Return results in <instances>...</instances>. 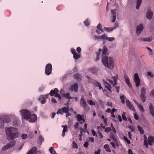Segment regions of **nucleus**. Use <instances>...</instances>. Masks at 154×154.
I'll use <instances>...</instances> for the list:
<instances>
[{
  "instance_id": "30",
  "label": "nucleus",
  "mask_w": 154,
  "mask_h": 154,
  "mask_svg": "<svg viewBox=\"0 0 154 154\" xmlns=\"http://www.w3.org/2000/svg\"><path fill=\"white\" fill-rule=\"evenodd\" d=\"M137 128L140 131V133L142 134H143L144 133V131L143 128L140 125H138L137 126Z\"/></svg>"
},
{
  "instance_id": "29",
  "label": "nucleus",
  "mask_w": 154,
  "mask_h": 154,
  "mask_svg": "<svg viewBox=\"0 0 154 154\" xmlns=\"http://www.w3.org/2000/svg\"><path fill=\"white\" fill-rule=\"evenodd\" d=\"M63 113H67L69 112V109L68 107H64L61 108Z\"/></svg>"
},
{
  "instance_id": "58",
  "label": "nucleus",
  "mask_w": 154,
  "mask_h": 154,
  "mask_svg": "<svg viewBox=\"0 0 154 154\" xmlns=\"http://www.w3.org/2000/svg\"><path fill=\"white\" fill-rule=\"evenodd\" d=\"M54 96L56 97H58L60 100L61 99V97L60 96V95L56 93V94Z\"/></svg>"
},
{
  "instance_id": "47",
  "label": "nucleus",
  "mask_w": 154,
  "mask_h": 154,
  "mask_svg": "<svg viewBox=\"0 0 154 154\" xmlns=\"http://www.w3.org/2000/svg\"><path fill=\"white\" fill-rule=\"evenodd\" d=\"M144 145L146 147V148H148V144L147 142V139H145L144 140Z\"/></svg>"
},
{
  "instance_id": "43",
  "label": "nucleus",
  "mask_w": 154,
  "mask_h": 154,
  "mask_svg": "<svg viewBox=\"0 0 154 154\" xmlns=\"http://www.w3.org/2000/svg\"><path fill=\"white\" fill-rule=\"evenodd\" d=\"M122 117L123 120L125 121L127 120V118L125 116V113L123 112L122 114Z\"/></svg>"
},
{
  "instance_id": "37",
  "label": "nucleus",
  "mask_w": 154,
  "mask_h": 154,
  "mask_svg": "<svg viewBox=\"0 0 154 154\" xmlns=\"http://www.w3.org/2000/svg\"><path fill=\"white\" fill-rule=\"evenodd\" d=\"M4 122L2 118L0 117V128H2L4 127Z\"/></svg>"
},
{
  "instance_id": "18",
  "label": "nucleus",
  "mask_w": 154,
  "mask_h": 154,
  "mask_svg": "<svg viewBox=\"0 0 154 154\" xmlns=\"http://www.w3.org/2000/svg\"><path fill=\"white\" fill-rule=\"evenodd\" d=\"M102 51V50L100 48L99 49L98 51L96 52V57L95 59V60L97 61L100 60V55Z\"/></svg>"
},
{
  "instance_id": "57",
  "label": "nucleus",
  "mask_w": 154,
  "mask_h": 154,
  "mask_svg": "<svg viewBox=\"0 0 154 154\" xmlns=\"http://www.w3.org/2000/svg\"><path fill=\"white\" fill-rule=\"evenodd\" d=\"M89 145V143L88 142H86L83 144V146L85 148H87Z\"/></svg>"
},
{
  "instance_id": "32",
  "label": "nucleus",
  "mask_w": 154,
  "mask_h": 154,
  "mask_svg": "<svg viewBox=\"0 0 154 154\" xmlns=\"http://www.w3.org/2000/svg\"><path fill=\"white\" fill-rule=\"evenodd\" d=\"M49 150L51 154H57L55 150L54 149L53 147H50Z\"/></svg>"
},
{
  "instance_id": "45",
  "label": "nucleus",
  "mask_w": 154,
  "mask_h": 154,
  "mask_svg": "<svg viewBox=\"0 0 154 154\" xmlns=\"http://www.w3.org/2000/svg\"><path fill=\"white\" fill-rule=\"evenodd\" d=\"M63 96L68 99H70L72 98V97L69 96V93L66 94H64Z\"/></svg>"
},
{
  "instance_id": "25",
  "label": "nucleus",
  "mask_w": 154,
  "mask_h": 154,
  "mask_svg": "<svg viewBox=\"0 0 154 154\" xmlns=\"http://www.w3.org/2000/svg\"><path fill=\"white\" fill-rule=\"evenodd\" d=\"M102 55L103 57L105 56H106V54L108 51V49L105 47H104L102 50Z\"/></svg>"
},
{
  "instance_id": "39",
  "label": "nucleus",
  "mask_w": 154,
  "mask_h": 154,
  "mask_svg": "<svg viewBox=\"0 0 154 154\" xmlns=\"http://www.w3.org/2000/svg\"><path fill=\"white\" fill-rule=\"evenodd\" d=\"M102 26L101 24L99 23L97 26V29H98L101 32H103L104 30L103 29H102Z\"/></svg>"
},
{
  "instance_id": "33",
  "label": "nucleus",
  "mask_w": 154,
  "mask_h": 154,
  "mask_svg": "<svg viewBox=\"0 0 154 154\" xmlns=\"http://www.w3.org/2000/svg\"><path fill=\"white\" fill-rule=\"evenodd\" d=\"M105 39H106L107 40L110 41L112 42L115 39V38L113 37H108L106 35V37H105Z\"/></svg>"
},
{
  "instance_id": "62",
  "label": "nucleus",
  "mask_w": 154,
  "mask_h": 154,
  "mask_svg": "<svg viewBox=\"0 0 154 154\" xmlns=\"http://www.w3.org/2000/svg\"><path fill=\"white\" fill-rule=\"evenodd\" d=\"M71 52L73 55L76 53L75 50L73 48L71 49Z\"/></svg>"
},
{
  "instance_id": "7",
  "label": "nucleus",
  "mask_w": 154,
  "mask_h": 154,
  "mask_svg": "<svg viewBox=\"0 0 154 154\" xmlns=\"http://www.w3.org/2000/svg\"><path fill=\"white\" fill-rule=\"evenodd\" d=\"M15 141L13 140L8 143L6 145L3 147L2 149L3 151H4L6 149L11 148L15 145Z\"/></svg>"
},
{
  "instance_id": "36",
  "label": "nucleus",
  "mask_w": 154,
  "mask_h": 154,
  "mask_svg": "<svg viewBox=\"0 0 154 154\" xmlns=\"http://www.w3.org/2000/svg\"><path fill=\"white\" fill-rule=\"evenodd\" d=\"M135 83L136 84V86L137 87H138L140 84V80H137L134 81Z\"/></svg>"
},
{
  "instance_id": "22",
  "label": "nucleus",
  "mask_w": 154,
  "mask_h": 154,
  "mask_svg": "<svg viewBox=\"0 0 154 154\" xmlns=\"http://www.w3.org/2000/svg\"><path fill=\"white\" fill-rule=\"evenodd\" d=\"M139 40L141 41L150 42L152 41V38L150 37L147 38H141L139 39Z\"/></svg>"
},
{
  "instance_id": "19",
  "label": "nucleus",
  "mask_w": 154,
  "mask_h": 154,
  "mask_svg": "<svg viewBox=\"0 0 154 154\" xmlns=\"http://www.w3.org/2000/svg\"><path fill=\"white\" fill-rule=\"evenodd\" d=\"M135 102L137 106V107L140 110V112H144V109L143 108V106L140 103L137 102L136 101H135Z\"/></svg>"
},
{
  "instance_id": "26",
  "label": "nucleus",
  "mask_w": 154,
  "mask_h": 154,
  "mask_svg": "<svg viewBox=\"0 0 154 154\" xmlns=\"http://www.w3.org/2000/svg\"><path fill=\"white\" fill-rule=\"evenodd\" d=\"M90 71L93 73H96L97 71V69L95 67L90 68L89 69Z\"/></svg>"
},
{
  "instance_id": "64",
  "label": "nucleus",
  "mask_w": 154,
  "mask_h": 154,
  "mask_svg": "<svg viewBox=\"0 0 154 154\" xmlns=\"http://www.w3.org/2000/svg\"><path fill=\"white\" fill-rule=\"evenodd\" d=\"M88 139L92 143L94 141V139L93 137H89Z\"/></svg>"
},
{
  "instance_id": "35",
  "label": "nucleus",
  "mask_w": 154,
  "mask_h": 154,
  "mask_svg": "<svg viewBox=\"0 0 154 154\" xmlns=\"http://www.w3.org/2000/svg\"><path fill=\"white\" fill-rule=\"evenodd\" d=\"M3 119H4V121L7 123L9 122L10 121V119L9 117L7 116H5L3 117Z\"/></svg>"
},
{
  "instance_id": "2",
  "label": "nucleus",
  "mask_w": 154,
  "mask_h": 154,
  "mask_svg": "<svg viewBox=\"0 0 154 154\" xmlns=\"http://www.w3.org/2000/svg\"><path fill=\"white\" fill-rule=\"evenodd\" d=\"M102 62L105 67L111 69H113L114 63L112 57L109 58L107 56H105L102 57Z\"/></svg>"
},
{
  "instance_id": "3",
  "label": "nucleus",
  "mask_w": 154,
  "mask_h": 154,
  "mask_svg": "<svg viewBox=\"0 0 154 154\" xmlns=\"http://www.w3.org/2000/svg\"><path fill=\"white\" fill-rule=\"evenodd\" d=\"M118 75H116V76H113L112 78V79L114 80V83L112 81L109 79H106V81H108L109 83L107 81H103L105 86L110 92H112L111 88L117 84L116 81L118 79Z\"/></svg>"
},
{
  "instance_id": "56",
  "label": "nucleus",
  "mask_w": 154,
  "mask_h": 154,
  "mask_svg": "<svg viewBox=\"0 0 154 154\" xmlns=\"http://www.w3.org/2000/svg\"><path fill=\"white\" fill-rule=\"evenodd\" d=\"M112 23H113L115 22L116 21V16L113 15L112 16Z\"/></svg>"
},
{
  "instance_id": "63",
  "label": "nucleus",
  "mask_w": 154,
  "mask_h": 154,
  "mask_svg": "<svg viewBox=\"0 0 154 154\" xmlns=\"http://www.w3.org/2000/svg\"><path fill=\"white\" fill-rule=\"evenodd\" d=\"M100 149H98L97 151H95L94 152V154H100Z\"/></svg>"
},
{
  "instance_id": "42",
  "label": "nucleus",
  "mask_w": 154,
  "mask_h": 154,
  "mask_svg": "<svg viewBox=\"0 0 154 154\" xmlns=\"http://www.w3.org/2000/svg\"><path fill=\"white\" fill-rule=\"evenodd\" d=\"M82 107L84 109L85 111H88L90 109V107L87 104L86 106H83Z\"/></svg>"
},
{
  "instance_id": "20",
  "label": "nucleus",
  "mask_w": 154,
  "mask_h": 154,
  "mask_svg": "<svg viewBox=\"0 0 154 154\" xmlns=\"http://www.w3.org/2000/svg\"><path fill=\"white\" fill-rule=\"evenodd\" d=\"M36 150V148L35 147H33L26 154H34Z\"/></svg>"
},
{
  "instance_id": "12",
  "label": "nucleus",
  "mask_w": 154,
  "mask_h": 154,
  "mask_svg": "<svg viewBox=\"0 0 154 154\" xmlns=\"http://www.w3.org/2000/svg\"><path fill=\"white\" fill-rule=\"evenodd\" d=\"M78 84L77 83H75L73 85H72L70 89V90L71 91H74L76 92L78 91Z\"/></svg>"
},
{
  "instance_id": "34",
  "label": "nucleus",
  "mask_w": 154,
  "mask_h": 154,
  "mask_svg": "<svg viewBox=\"0 0 154 154\" xmlns=\"http://www.w3.org/2000/svg\"><path fill=\"white\" fill-rule=\"evenodd\" d=\"M48 97V95L46 94L45 95H42L40 96V97L38 98V100H39L41 99H45L46 100V98H47Z\"/></svg>"
},
{
  "instance_id": "5",
  "label": "nucleus",
  "mask_w": 154,
  "mask_h": 154,
  "mask_svg": "<svg viewBox=\"0 0 154 154\" xmlns=\"http://www.w3.org/2000/svg\"><path fill=\"white\" fill-rule=\"evenodd\" d=\"M146 88L144 87L142 88L141 90V94L140 96V98L141 100L143 103H144L146 101V96L145 94L146 92Z\"/></svg>"
},
{
  "instance_id": "54",
  "label": "nucleus",
  "mask_w": 154,
  "mask_h": 154,
  "mask_svg": "<svg viewBox=\"0 0 154 154\" xmlns=\"http://www.w3.org/2000/svg\"><path fill=\"white\" fill-rule=\"evenodd\" d=\"M39 141L40 143H41L44 140L42 136H39L38 137Z\"/></svg>"
},
{
  "instance_id": "40",
  "label": "nucleus",
  "mask_w": 154,
  "mask_h": 154,
  "mask_svg": "<svg viewBox=\"0 0 154 154\" xmlns=\"http://www.w3.org/2000/svg\"><path fill=\"white\" fill-rule=\"evenodd\" d=\"M120 99L121 100V101L122 103H125V96L124 95H122L120 96Z\"/></svg>"
},
{
  "instance_id": "50",
  "label": "nucleus",
  "mask_w": 154,
  "mask_h": 154,
  "mask_svg": "<svg viewBox=\"0 0 154 154\" xmlns=\"http://www.w3.org/2000/svg\"><path fill=\"white\" fill-rule=\"evenodd\" d=\"M104 29H105L106 30L108 31V32L112 31L114 29V28H109V27L108 28H106V27H104Z\"/></svg>"
},
{
  "instance_id": "59",
  "label": "nucleus",
  "mask_w": 154,
  "mask_h": 154,
  "mask_svg": "<svg viewBox=\"0 0 154 154\" xmlns=\"http://www.w3.org/2000/svg\"><path fill=\"white\" fill-rule=\"evenodd\" d=\"M111 13L112 14V16H113V15L116 16V12L115 10H111Z\"/></svg>"
},
{
  "instance_id": "27",
  "label": "nucleus",
  "mask_w": 154,
  "mask_h": 154,
  "mask_svg": "<svg viewBox=\"0 0 154 154\" xmlns=\"http://www.w3.org/2000/svg\"><path fill=\"white\" fill-rule=\"evenodd\" d=\"M104 148L105 149L106 151L107 152H110L111 151L108 144H105L104 146Z\"/></svg>"
},
{
  "instance_id": "21",
  "label": "nucleus",
  "mask_w": 154,
  "mask_h": 154,
  "mask_svg": "<svg viewBox=\"0 0 154 154\" xmlns=\"http://www.w3.org/2000/svg\"><path fill=\"white\" fill-rule=\"evenodd\" d=\"M59 91L57 88H55L54 90H52L50 92V94L51 96H54V94H55L56 93H58Z\"/></svg>"
},
{
  "instance_id": "17",
  "label": "nucleus",
  "mask_w": 154,
  "mask_h": 154,
  "mask_svg": "<svg viewBox=\"0 0 154 154\" xmlns=\"http://www.w3.org/2000/svg\"><path fill=\"white\" fill-rule=\"evenodd\" d=\"M153 13L151 11L148 10L146 12V17L147 19H150L152 18Z\"/></svg>"
},
{
  "instance_id": "46",
  "label": "nucleus",
  "mask_w": 154,
  "mask_h": 154,
  "mask_svg": "<svg viewBox=\"0 0 154 154\" xmlns=\"http://www.w3.org/2000/svg\"><path fill=\"white\" fill-rule=\"evenodd\" d=\"M87 102L90 105H95V104L94 102H93L92 100H87Z\"/></svg>"
},
{
  "instance_id": "52",
  "label": "nucleus",
  "mask_w": 154,
  "mask_h": 154,
  "mask_svg": "<svg viewBox=\"0 0 154 154\" xmlns=\"http://www.w3.org/2000/svg\"><path fill=\"white\" fill-rule=\"evenodd\" d=\"M57 113V114H60L61 115L63 114V112L62 108L58 109Z\"/></svg>"
},
{
  "instance_id": "55",
  "label": "nucleus",
  "mask_w": 154,
  "mask_h": 154,
  "mask_svg": "<svg viewBox=\"0 0 154 154\" xmlns=\"http://www.w3.org/2000/svg\"><path fill=\"white\" fill-rule=\"evenodd\" d=\"M147 74L148 76H150L151 78H153L154 77V75L150 72H147Z\"/></svg>"
},
{
  "instance_id": "53",
  "label": "nucleus",
  "mask_w": 154,
  "mask_h": 154,
  "mask_svg": "<svg viewBox=\"0 0 154 154\" xmlns=\"http://www.w3.org/2000/svg\"><path fill=\"white\" fill-rule=\"evenodd\" d=\"M27 137V135L26 134H23L21 136V137L23 139H25Z\"/></svg>"
},
{
  "instance_id": "10",
  "label": "nucleus",
  "mask_w": 154,
  "mask_h": 154,
  "mask_svg": "<svg viewBox=\"0 0 154 154\" xmlns=\"http://www.w3.org/2000/svg\"><path fill=\"white\" fill-rule=\"evenodd\" d=\"M143 29V25L142 24H140L137 27L136 33L138 35L140 34L142 31Z\"/></svg>"
},
{
  "instance_id": "8",
  "label": "nucleus",
  "mask_w": 154,
  "mask_h": 154,
  "mask_svg": "<svg viewBox=\"0 0 154 154\" xmlns=\"http://www.w3.org/2000/svg\"><path fill=\"white\" fill-rule=\"evenodd\" d=\"M126 105L129 109L133 111H135V108L128 100H126Z\"/></svg>"
},
{
  "instance_id": "38",
  "label": "nucleus",
  "mask_w": 154,
  "mask_h": 154,
  "mask_svg": "<svg viewBox=\"0 0 154 154\" xmlns=\"http://www.w3.org/2000/svg\"><path fill=\"white\" fill-rule=\"evenodd\" d=\"M73 58L75 60H77L80 57V55L77 53H75L73 55Z\"/></svg>"
},
{
  "instance_id": "31",
  "label": "nucleus",
  "mask_w": 154,
  "mask_h": 154,
  "mask_svg": "<svg viewBox=\"0 0 154 154\" xmlns=\"http://www.w3.org/2000/svg\"><path fill=\"white\" fill-rule=\"evenodd\" d=\"M68 131V128L67 126H66V127H64L63 128V131L62 136L63 137H64L65 136V133L66 132Z\"/></svg>"
},
{
  "instance_id": "60",
  "label": "nucleus",
  "mask_w": 154,
  "mask_h": 154,
  "mask_svg": "<svg viewBox=\"0 0 154 154\" xmlns=\"http://www.w3.org/2000/svg\"><path fill=\"white\" fill-rule=\"evenodd\" d=\"M111 137L112 138L113 140L114 141L116 140V137H115V135L113 134H111Z\"/></svg>"
},
{
  "instance_id": "14",
  "label": "nucleus",
  "mask_w": 154,
  "mask_h": 154,
  "mask_svg": "<svg viewBox=\"0 0 154 154\" xmlns=\"http://www.w3.org/2000/svg\"><path fill=\"white\" fill-rule=\"evenodd\" d=\"M92 84L95 85L96 87H99L100 89H103V88L102 87L100 84V83L96 81L95 80H93L92 81Z\"/></svg>"
},
{
  "instance_id": "61",
  "label": "nucleus",
  "mask_w": 154,
  "mask_h": 154,
  "mask_svg": "<svg viewBox=\"0 0 154 154\" xmlns=\"http://www.w3.org/2000/svg\"><path fill=\"white\" fill-rule=\"evenodd\" d=\"M111 127L112 128V132L114 133H116V129L114 128V127L113 126V125L112 124H111Z\"/></svg>"
},
{
  "instance_id": "23",
  "label": "nucleus",
  "mask_w": 154,
  "mask_h": 154,
  "mask_svg": "<svg viewBox=\"0 0 154 154\" xmlns=\"http://www.w3.org/2000/svg\"><path fill=\"white\" fill-rule=\"evenodd\" d=\"M73 78L78 80H80L81 79L82 76L80 74L76 73L74 75Z\"/></svg>"
},
{
  "instance_id": "41",
  "label": "nucleus",
  "mask_w": 154,
  "mask_h": 154,
  "mask_svg": "<svg viewBox=\"0 0 154 154\" xmlns=\"http://www.w3.org/2000/svg\"><path fill=\"white\" fill-rule=\"evenodd\" d=\"M134 81L140 80L139 78L138 75L137 73H135L134 74Z\"/></svg>"
},
{
  "instance_id": "44",
  "label": "nucleus",
  "mask_w": 154,
  "mask_h": 154,
  "mask_svg": "<svg viewBox=\"0 0 154 154\" xmlns=\"http://www.w3.org/2000/svg\"><path fill=\"white\" fill-rule=\"evenodd\" d=\"M73 148L77 149L78 148V145L74 141H73L72 143Z\"/></svg>"
},
{
  "instance_id": "49",
  "label": "nucleus",
  "mask_w": 154,
  "mask_h": 154,
  "mask_svg": "<svg viewBox=\"0 0 154 154\" xmlns=\"http://www.w3.org/2000/svg\"><path fill=\"white\" fill-rule=\"evenodd\" d=\"M123 137L124 140L128 144H130L131 142L130 140H128L126 137L124 136Z\"/></svg>"
},
{
  "instance_id": "24",
  "label": "nucleus",
  "mask_w": 154,
  "mask_h": 154,
  "mask_svg": "<svg viewBox=\"0 0 154 154\" xmlns=\"http://www.w3.org/2000/svg\"><path fill=\"white\" fill-rule=\"evenodd\" d=\"M106 34H104L101 36L95 35V39H105V37H106Z\"/></svg>"
},
{
  "instance_id": "4",
  "label": "nucleus",
  "mask_w": 154,
  "mask_h": 154,
  "mask_svg": "<svg viewBox=\"0 0 154 154\" xmlns=\"http://www.w3.org/2000/svg\"><path fill=\"white\" fill-rule=\"evenodd\" d=\"M20 113L25 119H29L31 116V113L26 109L20 110Z\"/></svg>"
},
{
  "instance_id": "13",
  "label": "nucleus",
  "mask_w": 154,
  "mask_h": 154,
  "mask_svg": "<svg viewBox=\"0 0 154 154\" xmlns=\"http://www.w3.org/2000/svg\"><path fill=\"white\" fill-rule=\"evenodd\" d=\"M80 103L82 107L86 106L87 104L83 96H82L81 97Z\"/></svg>"
},
{
  "instance_id": "9",
  "label": "nucleus",
  "mask_w": 154,
  "mask_h": 154,
  "mask_svg": "<svg viewBox=\"0 0 154 154\" xmlns=\"http://www.w3.org/2000/svg\"><path fill=\"white\" fill-rule=\"evenodd\" d=\"M82 116H81L79 114L76 115L75 116L77 121L80 124H82L85 122V119L82 118Z\"/></svg>"
},
{
  "instance_id": "16",
  "label": "nucleus",
  "mask_w": 154,
  "mask_h": 154,
  "mask_svg": "<svg viewBox=\"0 0 154 154\" xmlns=\"http://www.w3.org/2000/svg\"><path fill=\"white\" fill-rule=\"evenodd\" d=\"M29 122H35L37 119V117L36 115L35 114L31 115L30 118L29 119Z\"/></svg>"
},
{
  "instance_id": "15",
  "label": "nucleus",
  "mask_w": 154,
  "mask_h": 154,
  "mask_svg": "<svg viewBox=\"0 0 154 154\" xmlns=\"http://www.w3.org/2000/svg\"><path fill=\"white\" fill-rule=\"evenodd\" d=\"M149 110L150 114L154 117V107L153 105L150 104L149 106Z\"/></svg>"
},
{
  "instance_id": "6",
  "label": "nucleus",
  "mask_w": 154,
  "mask_h": 154,
  "mask_svg": "<svg viewBox=\"0 0 154 154\" xmlns=\"http://www.w3.org/2000/svg\"><path fill=\"white\" fill-rule=\"evenodd\" d=\"M52 66L51 64L48 63L45 66V73L47 75H50L52 72Z\"/></svg>"
},
{
  "instance_id": "51",
  "label": "nucleus",
  "mask_w": 154,
  "mask_h": 154,
  "mask_svg": "<svg viewBox=\"0 0 154 154\" xmlns=\"http://www.w3.org/2000/svg\"><path fill=\"white\" fill-rule=\"evenodd\" d=\"M84 23L86 26H88L90 24L89 21L88 19L84 21Z\"/></svg>"
},
{
  "instance_id": "28",
  "label": "nucleus",
  "mask_w": 154,
  "mask_h": 154,
  "mask_svg": "<svg viewBox=\"0 0 154 154\" xmlns=\"http://www.w3.org/2000/svg\"><path fill=\"white\" fill-rule=\"evenodd\" d=\"M142 2V0H137L136 8L139 9L140 6Z\"/></svg>"
},
{
  "instance_id": "48",
  "label": "nucleus",
  "mask_w": 154,
  "mask_h": 154,
  "mask_svg": "<svg viewBox=\"0 0 154 154\" xmlns=\"http://www.w3.org/2000/svg\"><path fill=\"white\" fill-rule=\"evenodd\" d=\"M112 129L110 127L106 128H105V131L106 132L108 133L109 131H111Z\"/></svg>"
},
{
  "instance_id": "1",
  "label": "nucleus",
  "mask_w": 154,
  "mask_h": 154,
  "mask_svg": "<svg viewBox=\"0 0 154 154\" xmlns=\"http://www.w3.org/2000/svg\"><path fill=\"white\" fill-rule=\"evenodd\" d=\"M6 135L9 140H11L18 136V130L14 127H7L5 129Z\"/></svg>"
},
{
  "instance_id": "11",
  "label": "nucleus",
  "mask_w": 154,
  "mask_h": 154,
  "mask_svg": "<svg viewBox=\"0 0 154 154\" xmlns=\"http://www.w3.org/2000/svg\"><path fill=\"white\" fill-rule=\"evenodd\" d=\"M124 78L125 79V82L126 83L128 86L130 88H132V86L130 82L129 77L128 75L126 74H125Z\"/></svg>"
}]
</instances>
